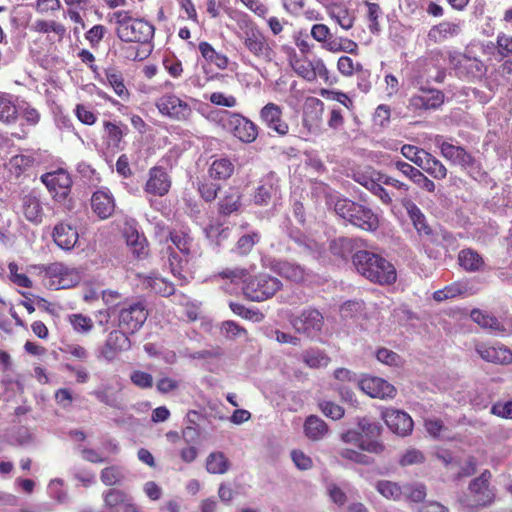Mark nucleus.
I'll list each match as a JSON object with an SVG mask.
<instances>
[{
    "label": "nucleus",
    "instance_id": "obj_43",
    "mask_svg": "<svg viewBox=\"0 0 512 512\" xmlns=\"http://www.w3.org/2000/svg\"><path fill=\"white\" fill-rule=\"evenodd\" d=\"M229 466V461L222 452H212L206 459V469L211 474H224Z\"/></svg>",
    "mask_w": 512,
    "mask_h": 512
},
{
    "label": "nucleus",
    "instance_id": "obj_29",
    "mask_svg": "<svg viewBox=\"0 0 512 512\" xmlns=\"http://www.w3.org/2000/svg\"><path fill=\"white\" fill-rule=\"evenodd\" d=\"M242 194L238 188L229 187L222 198H220L218 206L219 213L225 216L238 212L242 207Z\"/></svg>",
    "mask_w": 512,
    "mask_h": 512
},
{
    "label": "nucleus",
    "instance_id": "obj_12",
    "mask_svg": "<svg viewBox=\"0 0 512 512\" xmlns=\"http://www.w3.org/2000/svg\"><path fill=\"white\" fill-rule=\"evenodd\" d=\"M280 197L279 178L274 172H270L260 180L253 195V201L256 205L267 206L279 200Z\"/></svg>",
    "mask_w": 512,
    "mask_h": 512
},
{
    "label": "nucleus",
    "instance_id": "obj_44",
    "mask_svg": "<svg viewBox=\"0 0 512 512\" xmlns=\"http://www.w3.org/2000/svg\"><path fill=\"white\" fill-rule=\"evenodd\" d=\"M199 51L203 58L215 64L220 69H225L228 66V58L215 51V49L208 42L199 43Z\"/></svg>",
    "mask_w": 512,
    "mask_h": 512
},
{
    "label": "nucleus",
    "instance_id": "obj_38",
    "mask_svg": "<svg viewBox=\"0 0 512 512\" xmlns=\"http://www.w3.org/2000/svg\"><path fill=\"white\" fill-rule=\"evenodd\" d=\"M470 317L475 323H477L482 328L490 329L492 331L497 332L505 331L503 325L495 316H492L480 309H473L470 313Z\"/></svg>",
    "mask_w": 512,
    "mask_h": 512
},
{
    "label": "nucleus",
    "instance_id": "obj_55",
    "mask_svg": "<svg viewBox=\"0 0 512 512\" xmlns=\"http://www.w3.org/2000/svg\"><path fill=\"white\" fill-rule=\"evenodd\" d=\"M427 153L425 150L409 144L403 145L401 148V154L419 168Z\"/></svg>",
    "mask_w": 512,
    "mask_h": 512
},
{
    "label": "nucleus",
    "instance_id": "obj_2",
    "mask_svg": "<svg viewBox=\"0 0 512 512\" xmlns=\"http://www.w3.org/2000/svg\"><path fill=\"white\" fill-rule=\"evenodd\" d=\"M334 211L339 217L365 231H375L379 227L378 216L370 208L349 199H338Z\"/></svg>",
    "mask_w": 512,
    "mask_h": 512
},
{
    "label": "nucleus",
    "instance_id": "obj_7",
    "mask_svg": "<svg viewBox=\"0 0 512 512\" xmlns=\"http://www.w3.org/2000/svg\"><path fill=\"white\" fill-rule=\"evenodd\" d=\"M103 512H143L126 491L109 488L102 493Z\"/></svg>",
    "mask_w": 512,
    "mask_h": 512
},
{
    "label": "nucleus",
    "instance_id": "obj_64",
    "mask_svg": "<svg viewBox=\"0 0 512 512\" xmlns=\"http://www.w3.org/2000/svg\"><path fill=\"white\" fill-rule=\"evenodd\" d=\"M497 50L502 57L512 55V36L500 33L497 36Z\"/></svg>",
    "mask_w": 512,
    "mask_h": 512
},
{
    "label": "nucleus",
    "instance_id": "obj_33",
    "mask_svg": "<svg viewBox=\"0 0 512 512\" xmlns=\"http://www.w3.org/2000/svg\"><path fill=\"white\" fill-rule=\"evenodd\" d=\"M168 254V264L171 273L179 278L182 281H186V268L191 257H185L183 254H180L173 250L171 247L167 249Z\"/></svg>",
    "mask_w": 512,
    "mask_h": 512
},
{
    "label": "nucleus",
    "instance_id": "obj_41",
    "mask_svg": "<svg viewBox=\"0 0 512 512\" xmlns=\"http://www.w3.org/2000/svg\"><path fill=\"white\" fill-rule=\"evenodd\" d=\"M324 47L331 52H346L349 54L358 53V44L350 39L337 37H331Z\"/></svg>",
    "mask_w": 512,
    "mask_h": 512
},
{
    "label": "nucleus",
    "instance_id": "obj_37",
    "mask_svg": "<svg viewBox=\"0 0 512 512\" xmlns=\"http://www.w3.org/2000/svg\"><path fill=\"white\" fill-rule=\"evenodd\" d=\"M126 242L137 258L143 259L148 255L147 240L145 236L140 234L137 230L131 229L126 232Z\"/></svg>",
    "mask_w": 512,
    "mask_h": 512
},
{
    "label": "nucleus",
    "instance_id": "obj_46",
    "mask_svg": "<svg viewBox=\"0 0 512 512\" xmlns=\"http://www.w3.org/2000/svg\"><path fill=\"white\" fill-rule=\"evenodd\" d=\"M462 169L466 170L471 178L480 183L489 184L492 182L488 173L483 169L482 164L473 155Z\"/></svg>",
    "mask_w": 512,
    "mask_h": 512
},
{
    "label": "nucleus",
    "instance_id": "obj_52",
    "mask_svg": "<svg viewBox=\"0 0 512 512\" xmlns=\"http://www.w3.org/2000/svg\"><path fill=\"white\" fill-rule=\"evenodd\" d=\"M147 285L156 294H160L164 297H168L174 294L175 287L171 282L161 277H150L147 280Z\"/></svg>",
    "mask_w": 512,
    "mask_h": 512
},
{
    "label": "nucleus",
    "instance_id": "obj_61",
    "mask_svg": "<svg viewBox=\"0 0 512 512\" xmlns=\"http://www.w3.org/2000/svg\"><path fill=\"white\" fill-rule=\"evenodd\" d=\"M319 407L326 417L333 420H339L344 416V409L332 401H323L319 403Z\"/></svg>",
    "mask_w": 512,
    "mask_h": 512
},
{
    "label": "nucleus",
    "instance_id": "obj_56",
    "mask_svg": "<svg viewBox=\"0 0 512 512\" xmlns=\"http://www.w3.org/2000/svg\"><path fill=\"white\" fill-rule=\"evenodd\" d=\"M352 244L351 240L345 237H340L331 241L330 243V251L333 255L346 258L348 254L351 252Z\"/></svg>",
    "mask_w": 512,
    "mask_h": 512
},
{
    "label": "nucleus",
    "instance_id": "obj_49",
    "mask_svg": "<svg viewBox=\"0 0 512 512\" xmlns=\"http://www.w3.org/2000/svg\"><path fill=\"white\" fill-rule=\"evenodd\" d=\"M229 307L233 311V313L246 320H251L253 322L259 323L264 319V314L260 312L258 309L246 308L244 305L232 301L229 303Z\"/></svg>",
    "mask_w": 512,
    "mask_h": 512
},
{
    "label": "nucleus",
    "instance_id": "obj_57",
    "mask_svg": "<svg viewBox=\"0 0 512 512\" xmlns=\"http://www.w3.org/2000/svg\"><path fill=\"white\" fill-rule=\"evenodd\" d=\"M69 320L73 329L78 333H88L93 328L92 319L82 314H72Z\"/></svg>",
    "mask_w": 512,
    "mask_h": 512
},
{
    "label": "nucleus",
    "instance_id": "obj_36",
    "mask_svg": "<svg viewBox=\"0 0 512 512\" xmlns=\"http://www.w3.org/2000/svg\"><path fill=\"white\" fill-rule=\"evenodd\" d=\"M304 432L309 439L317 441L328 433V426L321 418L311 415L304 423Z\"/></svg>",
    "mask_w": 512,
    "mask_h": 512
},
{
    "label": "nucleus",
    "instance_id": "obj_26",
    "mask_svg": "<svg viewBox=\"0 0 512 512\" xmlns=\"http://www.w3.org/2000/svg\"><path fill=\"white\" fill-rule=\"evenodd\" d=\"M405 208L414 228L420 236H428L432 233L433 228L429 226L427 219L420 208L409 199L403 201Z\"/></svg>",
    "mask_w": 512,
    "mask_h": 512
},
{
    "label": "nucleus",
    "instance_id": "obj_62",
    "mask_svg": "<svg viewBox=\"0 0 512 512\" xmlns=\"http://www.w3.org/2000/svg\"><path fill=\"white\" fill-rule=\"evenodd\" d=\"M358 66H362V64L354 62L348 56H341L337 62V69L344 76H352L358 71Z\"/></svg>",
    "mask_w": 512,
    "mask_h": 512
},
{
    "label": "nucleus",
    "instance_id": "obj_45",
    "mask_svg": "<svg viewBox=\"0 0 512 512\" xmlns=\"http://www.w3.org/2000/svg\"><path fill=\"white\" fill-rule=\"evenodd\" d=\"M105 78L114 92L121 98L128 96V90L124 84L122 73L116 68L105 70Z\"/></svg>",
    "mask_w": 512,
    "mask_h": 512
},
{
    "label": "nucleus",
    "instance_id": "obj_3",
    "mask_svg": "<svg viewBox=\"0 0 512 512\" xmlns=\"http://www.w3.org/2000/svg\"><path fill=\"white\" fill-rule=\"evenodd\" d=\"M490 479L489 470H485L479 477L473 479L468 487L469 494L462 496L459 500L461 505L468 509L490 505L495 498V493L489 485Z\"/></svg>",
    "mask_w": 512,
    "mask_h": 512
},
{
    "label": "nucleus",
    "instance_id": "obj_20",
    "mask_svg": "<svg viewBox=\"0 0 512 512\" xmlns=\"http://www.w3.org/2000/svg\"><path fill=\"white\" fill-rule=\"evenodd\" d=\"M21 211L27 221L36 225L42 223L44 210L40 197L35 191H31L21 198Z\"/></svg>",
    "mask_w": 512,
    "mask_h": 512
},
{
    "label": "nucleus",
    "instance_id": "obj_42",
    "mask_svg": "<svg viewBox=\"0 0 512 512\" xmlns=\"http://www.w3.org/2000/svg\"><path fill=\"white\" fill-rule=\"evenodd\" d=\"M420 168L435 179H444L447 176V168L430 153H427Z\"/></svg>",
    "mask_w": 512,
    "mask_h": 512
},
{
    "label": "nucleus",
    "instance_id": "obj_17",
    "mask_svg": "<svg viewBox=\"0 0 512 512\" xmlns=\"http://www.w3.org/2000/svg\"><path fill=\"white\" fill-rule=\"evenodd\" d=\"M360 389L372 398L392 399L396 395V388L386 380L367 376L359 381Z\"/></svg>",
    "mask_w": 512,
    "mask_h": 512
},
{
    "label": "nucleus",
    "instance_id": "obj_63",
    "mask_svg": "<svg viewBox=\"0 0 512 512\" xmlns=\"http://www.w3.org/2000/svg\"><path fill=\"white\" fill-rule=\"evenodd\" d=\"M294 71L307 81H314V72L311 69V60H296L293 63Z\"/></svg>",
    "mask_w": 512,
    "mask_h": 512
},
{
    "label": "nucleus",
    "instance_id": "obj_21",
    "mask_svg": "<svg viewBox=\"0 0 512 512\" xmlns=\"http://www.w3.org/2000/svg\"><path fill=\"white\" fill-rule=\"evenodd\" d=\"M171 187V180L162 167H153L149 171V179L145 185V191L156 196H164Z\"/></svg>",
    "mask_w": 512,
    "mask_h": 512
},
{
    "label": "nucleus",
    "instance_id": "obj_24",
    "mask_svg": "<svg viewBox=\"0 0 512 512\" xmlns=\"http://www.w3.org/2000/svg\"><path fill=\"white\" fill-rule=\"evenodd\" d=\"M91 206L100 219H107L114 212V198L108 191L98 190L92 195Z\"/></svg>",
    "mask_w": 512,
    "mask_h": 512
},
{
    "label": "nucleus",
    "instance_id": "obj_13",
    "mask_svg": "<svg viewBox=\"0 0 512 512\" xmlns=\"http://www.w3.org/2000/svg\"><path fill=\"white\" fill-rule=\"evenodd\" d=\"M41 180L57 201L65 200L70 194L72 180L62 169L42 175Z\"/></svg>",
    "mask_w": 512,
    "mask_h": 512
},
{
    "label": "nucleus",
    "instance_id": "obj_11",
    "mask_svg": "<svg viewBox=\"0 0 512 512\" xmlns=\"http://www.w3.org/2000/svg\"><path fill=\"white\" fill-rule=\"evenodd\" d=\"M148 312L141 302H135L121 308L119 312V326L128 333L138 331L145 323Z\"/></svg>",
    "mask_w": 512,
    "mask_h": 512
},
{
    "label": "nucleus",
    "instance_id": "obj_14",
    "mask_svg": "<svg viewBox=\"0 0 512 512\" xmlns=\"http://www.w3.org/2000/svg\"><path fill=\"white\" fill-rule=\"evenodd\" d=\"M126 333L123 329L111 331L104 345L98 349L97 357L113 361L119 353L127 351L131 347V342Z\"/></svg>",
    "mask_w": 512,
    "mask_h": 512
},
{
    "label": "nucleus",
    "instance_id": "obj_15",
    "mask_svg": "<svg viewBox=\"0 0 512 512\" xmlns=\"http://www.w3.org/2000/svg\"><path fill=\"white\" fill-rule=\"evenodd\" d=\"M434 144L440 150V154L443 158L449 161L452 165L465 166L470 161L472 156L463 146L454 145L447 141L443 136L436 135L434 138Z\"/></svg>",
    "mask_w": 512,
    "mask_h": 512
},
{
    "label": "nucleus",
    "instance_id": "obj_51",
    "mask_svg": "<svg viewBox=\"0 0 512 512\" xmlns=\"http://www.w3.org/2000/svg\"><path fill=\"white\" fill-rule=\"evenodd\" d=\"M229 233V228L220 223L210 224L205 228L207 238L217 246H220L222 241L228 238Z\"/></svg>",
    "mask_w": 512,
    "mask_h": 512
},
{
    "label": "nucleus",
    "instance_id": "obj_5",
    "mask_svg": "<svg viewBox=\"0 0 512 512\" xmlns=\"http://www.w3.org/2000/svg\"><path fill=\"white\" fill-rule=\"evenodd\" d=\"M220 123L225 130L244 143H252L258 136L257 126L239 113L222 111Z\"/></svg>",
    "mask_w": 512,
    "mask_h": 512
},
{
    "label": "nucleus",
    "instance_id": "obj_27",
    "mask_svg": "<svg viewBox=\"0 0 512 512\" xmlns=\"http://www.w3.org/2000/svg\"><path fill=\"white\" fill-rule=\"evenodd\" d=\"M476 351L487 362L497 364H509L512 362V353L504 346L480 345L476 348Z\"/></svg>",
    "mask_w": 512,
    "mask_h": 512
},
{
    "label": "nucleus",
    "instance_id": "obj_19",
    "mask_svg": "<svg viewBox=\"0 0 512 512\" xmlns=\"http://www.w3.org/2000/svg\"><path fill=\"white\" fill-rule=\"evenodd\" d=\"M383 419L388 428L399 436H407L413 430V420L404 411L390 409L384 412Z\"/></svg>",
    "mask_w": 512,
    "mask_h": 512
},
{
    "label": "nucleus",
    "instance_id": "obj_18",
    "mask_svg": "<svg viewBox=\"0 0 512 512\" xmlns=\"http://www.w3.org/2000/svg\"><path fill=\"white\" fill-rule=\"evenodd\" d=\"M260 118L268 129L284 136L289 131L288 123L283 119L282 108L275 103H268L260 110Z\"/></svg>",
    "mask_w": 512,
    "mask_h": 512
},
{
    "label": "nucleus",
    "instance_id": "obj_48",
    "mask_svg": "<svg viewBox=\"0 0 512 512\" xmlns=\"http://www.w3.org/2000/svg\"><path fill=\"white\" fill-rule=\"evenodd\" d=\"M431 243L449 249L456 245V238L454 235L444 229H433L432 233L427 238Z\"/></svg>",
    "mask_w": 512,
    "mask_h": 512
},
{
    "label": "nucleus",
    "instance_id": "obj_23",
    "mask_svg": "<svg viewBox=\"0 0 512 512\" xmlns=\"http://www.w3.org/2000/svg\"><path fill=\"white\" fill-rule=\"evenodd\" d=\"M54 242L63 250H71L79 239L78 231L67 222H60L55 225L52 233Z\"/></svg>",
    "mask_w": 512,
    "mask_h": 512
},
{
    "label": "nucleus",
    "instance_id": "obj_8",
    "mask_svg": "<svg viewBox=\"0 0 512 512\" xmlns=\"http://www.w3.org/2000/svg\"><path fill=\"white\" fill-rule=\"evenodd\" d=\"M155 28L144 19H133L125 28H117L116 34L124 42L148 44L154 37Z\"/></svg>",
    "mask_w": 512,
    "mask_h": 512
},
{
    "label": "nucleus",
    "instance_id": "obj_34",
    "mask_svg": "<svg viewBox=\"0 0 512 512\" xmlns=\"http://www.w3.org/2000/svg\"><path fill=\"white\" fill-rule=\"evenodd\" d=\"M458 261L462 268L469 272L479 271L484 266V260L473 249H463L459 252Z\"/></svg>",
    "mask_w": 512,
    "mask_h": 512
},
{
    "label": "nucleus",
    "instance_id": "obj_16",
    "mask_svg": "<svg viewBox=\"0 0 512 512\" xmlns=\"http://www.w3.org/2000/svg\"><path fill=\"white\" fill-rule=\"evenodd\" d=\"M444 93L434 88H420L409 99V108L413 111L437 109L444 103Z\"/></svg>",
    "mask_w": 512,
    "mask_h": 512
},
{
    "label": "nucleus",
    "instance_id": "obj_6",
    "mask_svg": "<svg viewBox=\"0 0 512 512\" xmlns=\"http://www.w3.org/2000/svg\"><path fill=\"white\" fill-rule=\"evenodd\" d=\"M241 39L247 50L256 58L265 62H270L273 59L274 51L266 38V36L257 28H247Z\"/></svg>",
    "mask_w": 512,
    "mask_h": 512
},
{
    "label": "nucleus",
    "instance_id": "obj_28",
    "mask_svg": "<svg viewBox=\"0 0 512 512\" xmlns=\"http://www.w3.org/2000/svg\"><path fill=\"white\" fill-rule=\"evenodd\" d=\"M170 239L180 254L185 257H194L197 254V244L194 238L187 231H173Z\"/></svg>",
    "mask_w": 512,
    "mask_h": 512
},
{
    "label": "nucleus",
    "instance_id": "obj_54",
    "mask_svg": "<svg viewBox=\"0 0 512 512\" xmlns=\"http://www.w3.org/2000/svg\"><path fill=\"white\" fill-rule=\"evenodd\" d=\"M357 426L362 433V439L378 438L381 435L382 426L378 422L370 421L368 418L358 420Z\"/></svg>",
    "mask_w": 512,
    "mask_h": 512
},
{
    "label": "nucleus",
    "instance_id": "obj_25",
    "mask_svg": "<svg viewBox=\"0 0 512 512\" xmlns=\"http://www.w3.org/2000/svg\"><path fill=\"white\" fill-rule=\"evenodd\" d=\"M287 236L298 245L301 253L317 257L321 254V245L313 239L305 236L301 230L294 227H287Z\"/></svg>",
    "mask_w": 512,
    "mask_h": 512
},
{
    "label": "nucleus",
    "instance_id": "obj_10",
    "mask_svg": "<svg viewBox=\"0 0 512 512\" xmlns=\"http://www.w3.org/2000/svg\"><path fill=\"white\" fill-rule=\"evenodd\" d=\"M156 107L162 115L177 121H187L193 113L188 103L173 94H166L158 98Z\"/></svg>",
    "mask_w": 512,
    "mask_h": 512
},
{
    "label": "nucleus",
    "instance_id": "obj_30",
    "mask_svg": "<svg viewBox=\"0 0 512 512\" xmlns=\"http://www.w3.org/2000/svg\"><path fill=\"white\" fill-rule=\"evenodd\" d=\"M234 163L226 157L216 158L209 166L208 174L214 180H228L234 173Z\"/></svg>",
    "mask_w": 512,
    "mask_h": 512
},
{
    "label": "nucleus",
    "instance_id": "obj_50",
    "mask_svg": "<svg viewBox=\"0 0 512 512\" xmlns=\"http://www.w3.org/2000/svg\"><path fill=\"white\" fill-rule=\"evenodd\" d=\"M220 332L228 340H235L247 336V330L231 320L223 321L221 323Z\"/></svg>",
    "mask_w": 512,
    "mask_h": 512
},
{
    "label": "nucleus",
    "instance_id": "obj_58",
    "mask_svg": "<svg viewBox=\"0 0 512 512\" xmlns=\"http://www.w3.org/2000/svg\"><path fill=\"white\" fill-rule=\"evenodd\" d=\"M105 130L108 133V137L110 141L115 145L118 146L120 143L122 137L127 133L128 128L125 125H118L113 122H105L104 124Z\"/></svg>",
    "mask_w": 512,
    "mask_h": 512
},
{
    "label": "nucleus",
    "instance_id": "obj_47",
    "mask_svg": "<svg viewBox=\"0 0 512 512\" xmlns=\"http://www.w3.org/2000/svg\"><path fill=\"white\" fill-rule=\"evenodd\" d=\"M301 357L303 362L313 369L326 367L330 361V358L318 349L306 350L302 353Z\"/></svg>",
    "mask_w": 512,
    "mask_h": 512
},
{
    "label": "nucleus",
    "instance_id": "obj_32",
    "mask_svg": "<svg viewBox=\"0 0 512 512\" xmlns=\"http://www.w3.org/2000/svg\"><path fill=\"white\" fill-rule=\"evenodd\" d=\"M127 470L121 465L105 467L100 472V480L106 486L122 485L127 479Z\"/></svg>",
    "mask_w": 512,
    "mask_h": 512
},
{
    "label": "nucleus",
    "instance_id": "obj_53",
    "mask_svg": "<svg viewBox=\"0 0 512 512\" xmlns=\"http://www.w3.org/2000/svg\"><path fill=\"white\" fill-rule=\"evenodd\" d=\"M259 241L260 234L258 232L242 235L236 243L235 251L240 255H247Z\"/></svg>",
    "mask_w": 512,
    "mask_h": 512
},
{
    "label": "nucleus",
    "instance_id": "obj_9",
    "mask_svg": "<svg viewBox=\"0 0 512 512\" xmlns=\"http://www.w3.org/2000/svg\"><path fill=\"white\" fill-rule=\"evenodd\" d=\"M323 316L316 309H306L298 316L290 318V324L294 330L308 338L315 337L323 327Z\"/></svg>",
    "mask_w": 512,
    "mask_h": 512
},
{
    "label": "nucleus",
    "instance_id": "obj_39",
    "mask_svg": "<svg viewBox=\"0 0 512 512\" xmlns=\"http://www.w3.org/2000/svg\"><path fill=\"white\" fill-rule=\"evenodd\" d=\"M329 15L342 29L349 30L353 27L355 16L344 6L333 4L329 8Z\"/></svg>",
    "mask_w": 512,
    "mask_h": 512
},
{
    "label": "nucleus",
    "instance_id": "obj_40",
    "mask_svg": "<svg viewBox=\"0 0 512 512\" xmlns=\"http://www.w3.org/2000/svg\"><path fill=\"white\" fill-rule=\"evenodd\" d=\"M18 118V110L12 96L0 93V121L6 124L14 123Z\"/></svg>",
    "mask_w": 512,
    "mask_h": 512
},
{
    "label": "nucleus",
    "instance_id": "obj_35",
    "mask_svg": "<svg viewBox=\"0 0 512 512\" xmlns=\"http://www.w3.org/2000/svg\"><path fill=\"white\" fill-rule=\"evenodd\" d=\"M460 30L461 28L458 23L445 21L433 26L428 33V37L434 42H440L448 37L458 35Z\"/></svg>",
    "mask_w": 512,
    "mask_h": 512
},
{
    "label": "nucleus",
    "instance_id": "obj_4",
    "mask_svg": "<svg viewBox=\"0 0 512 512\" xmlns=\"http://www.w3.org/2000/svg\"><path fill=\"white\" fill-rule=\"evenodd\" d=\"M282 288L281 281L269 274L249 276L243 286L244 295L252 301H265Z\"/></svg>",
    "mask_w": 512,
    "mask_h": 512
},
{
    "label": "nucleus",
    "instance_id": "obj_59",
    "mask_svg": "<svg viewBox=\"0 0 512 512\" xmlns=\"http://www.w3.org/2000/svg\"><path fill=\"white\" fill-rule=\"evenodd\" d=\"M376 488L380 494L386 498L398 499L401 496V488L391 481H379Z\"/></svg>",
    "mask_w": 512,
    "mask_h": 512
},
{
    "label": "nucleus",
    "instance_id": "obj_22",
    "mask_svg": "<svg viewBox=\"0 0 512 512\" xmlns=\"http://www.w3.org/2000/svg\"><path fill=\"white\" fill-rule=\"evenodd\" d=\"M267 265L273 272L288 280L294 282H301L304 280L305 269L299 264L286 260L270 259Z\"/></svg>",
    "mask_w": 512,
    "mask_h": 512
},
{
    "label": "nucleus",
    "instance_id": "obj_1",
    "mask_svg": "<svg viewBox=\"0 0 512 512\" xmlns=\"http://www.w3.org/2000/svg\"><path fill=\"white\" fill-rule=\"evenodd\" d=\"M352 261L357 272L373 283L391 285L397 280L395 266L380 254L359 250Z\"/></svg>",
    "mask_w": 512,
    "mask_h": 512
},
{
    "label": "nucleus",
    "instance_id": "obj_60",
    "mask_svg": "<svg viewBox=\"0 0 512 512\" xmlns=\"http://www.w3.org/2000/svg\"><path fill=\"white\" fill-rule=\"evenodd\" d=\"M219 190L220 186L218 184L208 181L198 183V192L206 202L214 201L218 195Z\"/></svg>",
    "mask_w": 512,
    "mask_h": 512
},
{
    "label": "nucleus",
    "instance_id": "obj_31",
    "mask_svg": "<svg viewBox=\"0 0 512 512\" xmlns=\"http://www.w3.org/2000/svg\"><path fill=\"white\" fill-rule=\"evenodd\" d=\"M43 271L45 272L46 276L51 279H55L53 284L57 285L58 288H66L71 285L72 281L69 279V269L62 263L55 262L44 266Z\"/></svg>",
    "mask_w": 512,
    "mask_h": 512
}]
</instances>
